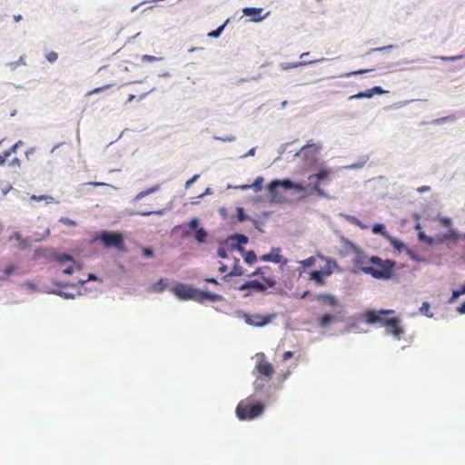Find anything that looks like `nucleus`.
I'll return each instance as SVG.
<instances>
[{
  "label": "nucleus",
  "mask_w": 465,
  "mask_h": 465,
  "mask_svg": "<svg viewBox=\"0 0 465 465\" xmlns=\"http://www.w3.org/2000/svg\"><path fill=\"white\" fill-rule=\"evenodd\" d=\"M394 312V310L391 309H368L363 313V320L369 325L381 323L386 328L385 333L387 335H391L395 340L400 341L403 337L405 331L401 325V321L399 317H388Z\"/></svg>",
  "instance_id": "f257e3e1"
},
{
  "label": "nucleus",
  "mask_w": 465,
  "mask_h": 465,
  "mask_svg": "<svg viewBox=\"0 0 465 465\" xmlns=\"http://www.w3.org/2000/svg\"><path fill=\"white\" fill-rule=\"evenodd\" d=\"M366 263L370 265L363 264L358 268L376 280L390 281L396 276L397 262L392 259H381L377 255L367 256Z\"/></svg>",
  "instance_id": "f03ea898"
},
{
  "label": "nucleus",
  "mask_w": 465,
  "mask_h": 465,
  "mask_svg": "<svg viewBox=\"0 0 465 465\" xmlns=\"http://www.w3.org/2000/svg\"><path fill=\"white\" fill-rule=\"evenodd\" d=\"M92 242H99L104 249H115L121 252H127L125 235L122 231L101 230L93 237Z\"/></svg>",
  "instance_id": "7ed1b4c3"
},
{
  "label": "nucleus",
  "mask_w": 465,
  "mask_h": 465,
  "mask_svg": "<svg viewBox=\"0 0 465 465\" xmlns=\"http://www.w3.org/2000/svg\"><path fill=\"white\" fill-rule=\"evenodd\" d=\"M265 411V404L251 395L241 401L235 409L236 417L240 420H252L261 417Z\"/></svg>",
  "instance_id": "20e7f679"
},
{
  "label": "nucleus",
  "mask_w": 465,
  "mask_h": 465,
  "mask_svg": "<svg viewBox=\"0 0 465 465\" xmlns=\"http://www.w3.org/2000/svg\"><path fill=\"white\" fill-rule=\"evenodd\" d=\"M276 284L274 278H263V281L253 279L245 281L238 286L239 291L244 292L243 297H250L253 291L258 292H265L267 289Z\"/></svg>",
  "instance_id": "39448f33"
},
{
  "label": "nucleus",
  "mask_w": 465,
  "mask_h": 465,
  "mask_svg": "<svg viewBox=\"0 0 465 465\" xmlns=\"http://www.w3.org/2000/svg\"><path fill=\"white\" fill-rule=\"evenodd\" d=\"M283 178H274L265 185V191L267 193L268 201L270 203H288V199L280 192L281 189L285 191V186L283 185Z\"/></svg>",
  "instance_id": "423d86ee"
},
{
  "label": "nucleus",
  "mask_w": 465,
  "mask_h": 465,
  "mask_svg": "<svg viewBox=\"0 0 465 465\" xmlns=\"http://www.w3.org/2000/svg\"><path fill=\"white\" fill-rule=\"evenodd\" d=\"M200 288L193 285L177 283L172 288L173 295L181 301L192 300L198 302Z\"/></svg>",
  "instance_id": "0eeeda50"
},
{
  "label": "nucleus",
  "mask_w": 465,
  "mask_h": 465,
  "mask_svg": "<svg viewBox=\"0 0 465 465\" xmlns=\"http://www.w3.org/2000/svg\"><path fill=\"white\" fill-rule=\"evenodd\" d=\"M340 242L349 252H353L355 254L354 264L356 267H360L363 264H366V252L361 247H359L354 242L345 237H341Z\"/></svg>",
  "instance_id": "6e6552de"
},
{
  "label": "nucleus",
  "mask_w": 465,
  "mask_h": 465,
  "mask_svg": "<svg viewBox=\"0 0 465 465\" xmlns=\"http://www.w3.org/2000/svg\"><path fill=\"white\" fill-rule=\"evenodd\" d=\"M239 314L241 317L244 320V322L252 327L256 328H262L266 325H268L272 320L273 319L274 315L265 314H248L243 312H240Z\"/></svg>",
  "instance_id": "1a4fd4ad"
},
{
  "label": "nucleus",
  "mask_w": 465,
  "mask_h": 465,
  "mask_svg": "<svg viewBox=\"0 0 465 465\" xmlns=\"http://www.w3.org/2000/svg\"><path fill=\"white\" fill-rule=\"evenodd\" d=\"M199 228H201L200 219L194 216L192 217L187 223L175 226L173 230L184 229L182 232V238L185 239L192 237Z\"/></svg>",
  "instance_id": "9d476101"
},
{
  "label": "nucleus",
  "mask_w": 465,
  "mask_h": 465,
  "mask_svg": "<svg viewBox=\"0 0 465 465\" xmlns=\"http://www.w3.org/2000/svg\"><path fill=\"white\" fill-rule=\"evenodd\" d=\"M256 357L262 358L256 361V371L259 372L261 377L271 379L274 373V368L272 364L262 360L264 358V353L262 352L257 353Z\"/></svg>",
  "instance_id": "9b49d317"
},
{
  "label": "nucleus",
  "mask_w": 465,
  "mask_h": 465,
  "mask_svg": "<svg viewBox=\"0 0 465 465\" xmlns=\"http://www.w3.org/2000/svg\"><path fill=\"white\" fill-rule=\"evenodd\" d=\"M331 173V171L330 169L320 168L319 170H317V172L308 176V180L310 182L309 186H312L313 184H316V186H320L321 184L330 180Z\"/></svg>",
  "instance_id": "f8f14e48"
},
{
  "label": "nucleus",
  "mask_w": 465,
  "mask_h": 465,
  "mask_svg": "<svg viewBox=\"0 0 465 465\" xmlns=\"http://www.w3.org/2000/svg\"><path fill=\"white\" fill-rule=\"evenodd\" d=\"M249 242V238L242 233H232L227 237L224 243L229 244L232 250H245L243 246L247 244Z\"/></svg>",
  "instance_id": "ddd939ff"
},
{
  "label": "nucleus",
  "mask_w": 465,
  "mask_h": 465,
  "mask_svg": "<svg viewBox=\"0 0 465 465\" xmlns=\"http://www.w3.org/2000/svg\"><path fill=\"white\" fill-rule=\"evenodd\" d=\"M242 11L243 15L247 16V17H250V21L252 22V23H260V22H262L270 14L269 12H267L266 14L262 15V13L263 9L261 8V7H250V6H247V7H243L242 9Z\"/></svg>",
  "instance_id": "4468645a"
},
{
  "label": "nucleus",
  "mask_w": 465,
  "mask_h": 465,
  "mask_svg": "<svg viewBox=\"0 0 465 465\" xmlns=\"http://www.w3.org/2000/svg\"><path fill=\"white\" fill-rule=\"evenodd\" d=\"M224 300L223 296L219 294V293H215V292H213L211 291H209L207 288L205 289H201L200 288V292H199V300H198V302L199 303H204V302H223Z\"/></svg>",
  "instance_id": "2eb2a0df"
},
{
  "label": "nucleus",
  "mask_w": 465,
  "mask_h": 465,
  "mask_svg": "<svg viewBox=\"0 0 465 465\" xmlns=\"http://www.w3.org/2000/svg\"><path fill=\"white\" fill-rule=\"evenodd\" d=\"M459 241H460V235L457 229L450 227L447 231L444 232V244L449 249H452L454 246H456Z\"/></svg>",
  "instance_id": "dca6fc26"
},
{
  "label": "nucleus",
  "mask_w": 465,
  "mask_h": 465,
  "mask_svg": "<svg viewBox=\"0 0 465 465\" xmlns=\"http://www.w3.org/2000/svg\"><path fill=\"white\" fill-rule=\"evenodd\" d=\"M281 249L278 247H272L271 249V252L268 253H265L260 257V260L262 262H269L273 263H286L287 261L283 259V257L279 254Z\"/></svg>",
  "instance_id": "f3484780"
},
{
  "label": "nucleus",
  "mask_w": 465,
  "mask_h": 465,
  "mask_svg": "<svg viewBox=\"0 0 465 465\" xmlns=\"http://www.w3.org/2000/svg\"><path fill=\"white\" fill-rule=\"evenodd\" d=\"M283 185L285 186L286 192L294 191L296 193H306V191L310 189L309 183L306 184L302 182L298 183L289 177L283 178Z\"/></svg>",
  "instance_id": "a211bd4d"
},
{
  "label": "nucleus",
  "mask_w": 465,
  "mask_h": 465,
  "mask_svg": "<svg viewBox=\"0 0 465 465\" xmlns=\"http://www.w3.org/2000/svg\"><path fill=\"white\" fill-rule=\"evenodd\" d=\"M272 385L269 384L263 391L257 394L258 401H262L265 405L272 404L277 401L276 394L272 391Z\"/></svg>",
  "instance_id": "6ab92c4d"
},
{
  "label": "nucleus",
  "mask_w": 465,
  "mask_h": 465,
  "mask_svg": "<svg viewBox=\"0 0 465 465\" xmlns=\"http://www.w3.org/2000/svg\"><path fill=\"white\" fill-rule=\"evenodd\" d=\"M317 256L326 262L325 265L319 270L322 272L325 276H330L332 274L334 268L338 267L337 262L331 258H326L320 253H318Z\"/></svg>",
  "instance_id": "aec40b11"
},
{
  "label": "nucleus",
  "mask_w": 465,
  "mask_h": 465,
  "mask_svg": "<svg viewBox=\"0 0 465 465\" xmlns=\"http://www.w3.org/2000/svg\"><path fill=\"white\" fill-rule=\"evenodd\" d=\"M326 58H320V59H315V60H311V61H300V62H293V63H281L280 64V67L282 70H290V69H293V68H297L299 66H303V65H307V64H316V63H320V62H323L325 61Z\"/></svg>",
  "instance_id": "412c9836"
},
{
  "label": "nucleus",
  "mask_w": 465,
  "mask_h": 465,
  "mask_svg": "<svg viewBox=\"0 0 465 465\" xmlns=\"http://www.w3.org/2000/svg\"><path fill=\"white\" fill-rule=\"evenodd\" d=\"M243 274H244V269L240 265V259L235 257L234 264H233L232 270L230 271V272L223 275L222 280H223L224 282H228L232 277L241 276Z\"/></svg>",
  "instance_id": "4be33fe9"
},
{
  "label": "nucleus",
  "mask_w": 465,
  "mask_h": 465,
  "mask_svg": "<svg viewBox=\"0 0 465 465\" xmlns=\"http://www.w3.org/2000/svg\"><path fill=\"white\" fill-rule=\"evenodd\" d=\"M318 325L322 329H325L336 322V316L331 312H325L317 319Z\"/></svg>",
  "instance_id": "5701e85b"
},
{
  "label": "nucleus",
  "mask_w": 465,
  "mask_h": 465,
  "mask_svg": "<svg viewBox=\"0 0 465 465\" xmlns=\"http://www.w3.org/2000/svg\"><path fill=\"white\" fill-rule=\"evenodd\" d=\"M315 299L318 302H323L331 308H333L335 305H338V302H340L338 298L331 293H319L315 296Z\"/></svg>",
  "instance_id": "b1692460"
},
{
  "label": "nucleus",
  "mask_w": 465,
  "mask_h": 465,
  "mask_svg": "<svg viewBox=\"0 0 465 465\" xmlns=\"http://www.w3.org/2000/svg\"><path fill=\"white\" fill-rule=\"evenodd\" d=\"M386 241L391 244V246L397 252H402L405 251L407 248V245L403 241H401L400 238L396 236H392L391 234L389 235V237L386 239Z\"/></svg>",
  "instance_id": "393cba45"
},
{
  "label": "nucleus",
  "mask_w": 465,
  "mask_h": 465,
  "mask_svg": "<svg viewBox=\"0 0 465 465\" xmlns=\"http://www.w3.org/2000/svg\"><path fill=\"white\" fill-rule=\"evenodd\" d=\"M51 260L55 261L61 264L74 261L73 255L68 254V253H62V252H59L56 251H54L53 252H51Z\"/></svg>",
  "instance_id": "a878e982"
},
{
  "label": "nucleus",
  "mask_w": 465,
  "mask_h": 465,
  "mask_svg": "<svg viewBox=\"0 0 465 465\" xmlns=\"http://www.w3.org/2000/svg\"><path fill=\"white\" fill-rule=\"evenodd\" d=\"M250 220H252V217L246 214L244 208L242 206H237L235 209V216L232 218V223H237Z\"/></svg>",
  "instance_id": "bb28decb"
},
{
  "label": "nucleus",
  "mask_w": 465,
  "mask_h": 465,
  "mask_svg": "<svg viewBox=\"0 0 465 465\" xmlns=\"http://www.w3.org/2000/svg\"><path fill=\"white\" fill-rule=\"evenodd\" d=\"M326 276L320 270H312L309 272V279L314 282L318 286H323L325 284Z\"/></svg>",
  "instance_id": "cd10ccee"
},
{
  "label": "nucleus",
  "mask_w": 465,
  "mask_h": 465,
  "mask_svg": "<svg viewBox=\"0 0 465 465\" xmlns=\"http://www.w3.org/2000/svg\"><path fill=\"white\" fill-rule=\"evenodd\" d=\"M371 232L373 234H376V235H381L382 236L385 240L389 237V235L391 234L387 230H386V225L385 223H375L372 224L371 226Z\"/></svg>",
  "instance_id": "c85d7f7f"
},
{
  "label": "nucleus",
  "mask_w": 465,
  "mask_h": 465,
  "mask_svg": "<svg viewBox=\"0 0 465 465\" xmlns=\"http://www.w3.org/2000/svg\"><path fill=\"white\" fill-rule=\"evenodd\" d=\"M193 239L200 244L207 243V240L209 237L208 232L201 226L196 232L193 234Z\"/></svg>",
  "instance_id": "c756f323"
},
{
  "label": "nucleus",
  "mask_w": 465,
  "mask_h": 465,
  "mask_svg": "<svg viewBox=\"0 0 465 465\" xmlns=\"http://www.w3.org/2000/svg\"><path fill=\"white\" fill-rule=\"evenodd\" d=\"M243 261L248 265H252L257 262V255L253 251L239 250Z\"/></svg>",
  "instance_id": "7c9ffc66"
},
{
  "label": "nucleus",
  "mask_w": 465,
  "mask_h": 465,
  "mask_svg": "<svg viewBox=\"0 0 465 465\" xmlns=\"http://www.w3.org/2000/svg\"><path fill=\"white\" fill-rule=\"evenodd\" d=\"M269 380V378H264L261 376L255 380V381L253 382V389L256 395L266 389V387L269 385L267 384Z\"/></svg>",
  "instance_id": "2f4dec72"
},
{
  "label": "nucleus",
  "mask_w": 465,
  "mask_h": 465,
  "mask_svg": "<svg viewBox=\"0 0 465 465\" xmlns=\"http://www.w3.org/2000/svg\"><path fill=\"white\" fill-rule=\"evenodd\" d=\"M167 282L165 279L161 278L149 287V291L156 293L163 292L167 288Z\"/></svg>",
  "instance_id": "473e14b6"
},
{
  "label": "nucleus",
  "mask_w": 465,
  "mask_h": 465,
  "mask_svg": "<svg viewBox=\"0 0 465 465\" xmlns=\"http://www.w3.org/2000/svg\"><path fill=\"white\" fill-rule=\"evenodd\" d=\"M465 294V282L458 289H454L451 292L450 297L448 299L449 304H453L457 302V300L460 298V296Z\"/></svg>",
  "instance_id": "72a5a7b5"
},
{
  "label": "nucleus",
  "mask_w": 465,
  "mask_h": 465,
  "mask_svg": "<svg viewBox=\"0 0 465 465\" xmlns=\"http://www.w3.org/2000/svg\"><path fill=\"white\" fill-rule=\"evenodd\" d=\"M373 97V94L370 89H366L363 91H360L357 94L351 95L349 100H356V99H371Z\"/></svg>",
  "instance_id": "f704fd0d"
},
{
  "label": "nucleus",
  "mask_w": 465,
  "mask_h": 465,
  "mask_svg": "<svg viewBox=\"0 0 465 465\" xmlns=\"http://www.w3.org/2000/svg\"><path fill=\"white\" fill-rule=\"evenodd\" d=\"M406 253L410 257V259L415 262H429V260L422 258L419 253H417L415 251L411 249H406Z\"/></svg>",
  "instance_id": "c9c22d12"
},
{
  "label": "nucleus",
  "mask_w": 465,
  "mask_h": 465,
  "mask_svg": "<svg viewBox=\"0 0 465 465\" xmlns=\"http://www.w3.org/2000/svg\"><path fill=\"white\" fill-rule=\"evenodd\" d=\"M228 22H229V19H227L223 25H219L214 30L210 31L207 34V37H209V38H218V37H220L221 35L223 34V32L224 31V28H225V26H226Z\"/></svg>",
  "instance_id": "e433bc0d"
},
{
  "label": "nucleus",
  "mask_w": 465,
  "mask_h": 465,
  "mask_svg": "<svg viewBox=\"0 0 465 465\" xmlns=\"http://www.w3.org/2000/svg\"><path fill=\"white\" fill-rule=\"evenodd\" d=\"M82 269H83V265L74 260V262H72V264H70L68 267H66V268L63 271V272H64L65 275H71V274H73L75 271H82Z\"/></svg>",
  "instance_id": "4c0bfd02"
},
{
  "label": "nucleus",
  "mask_w": 465,
  "mask_h": 465,
  "mask_svg": "<svg viewBox=\"0 0 465 465\" xmlns=\"http://www.w3.org/2000/svg\"><path fill=\"white\" fill-rule=\"evenodd\" d=\"M268 270V266L258 267L249 274V277L259 276L261 277V281H263V278H270L269 276L265 275Z\"/></svg>",
  "instance_id": "58836bf2"
},
{
  "label": "nucleus",
  "mask_w": 465,
  "mask_h": 465,
  "mask_svg": "<svg viewBox=\"0 0 465 465\" xmlns=\"http://www.w3.org/2000/svg\"><path fill=\"white\" fill-rule=\"evenodd\" d=\"M53 250H48L46 248H37L35 251L34 259H38L40 257H46L51 260V252Z\"/></svg>",
  "instance_id": "ea45409f"
},
{
  "label": "nucleus",
  "mask_w": 465,
  "mask_h": 465,
  "mask_svg": "<svg viewBox=\"0 0 465 465\" xmlns=\"http://www.w3.org/2000/svg\"><path fill=\"white\" fill-rule=\"evenodd\" d=\"M310 193H315L322 198L331 199V197L324 190H322L320 186H316V184L310 186Z\"/></svg>",
  "instance_id": "a19ab883"
},
{
  "label": "nucleus",
  "mask_w": 465,
  "mask_h": 465,
  "mask_svg": "<svg viewBox=\"0 0 465 465\" xmlns=\"http://www.w3.org/2000/svg\"><path fill=\"white\" fill-rule=\"evenodd\" d=\"M263 182H264V179L262 175L257 176L254 179L253 183H251L252 190H253V192H255V193L262 191V186H263Z\"/></svg>",
  "instance_id": "79ce46f5"
},
{
  "label": "nucleus",
  "mask_w": 465,
  "mask_h": 465,
  "mask_svg": "<svg viewBox=\"0 0 465 465\" xmlns=\"http://www.w3.org/2000/svg\"><path fill=\"white\" fill-rule=\"evenodd\" d=\"M333 315L336 316V321L338 318L343 317L346 315L347 311L345 310L344 306L339 302L338 305H335L333 308Z\"/></svg>",
  "instance_id": "37998d69"
},
{
  "label": "nucleus",
  "mask_w": 465,
  "mask_h": 465,
  "mask_svg": "<svg viewBox=\"0 0 465 465\" xmlns=\"http://www.w3.org/2000/svg\"><path fill=\"white\" fill-rule=\"evenodd\" d=\"M50 293H54L57 296H60L65 300H73L75 298V294L69 292H64L62 290H52L49 292Z\"/></svg>",
  "instance_id": "c03bdc74"
},
{
  "label": "nucleus",
  "mask_w": 465,
  "mask_h": 465,
  "mask_svg": "<svg viewBox=\"0 0 465 465\" xmlns=\"http://www.w3.org/2000/svg\"><path fill=\"white\" fill-rule=\"evenodd\" d=\"M140 251L143 258L151 259L154 257V250L151 246H140Z\"/></svg>",
  "instance_id": "a18cd8bd"
},
{
  "label": "nucleus",
  "mask_w": 465,
  "mask_h": 465,
  "mask_svg": "<svg viewBox=\"0 0 465 465\" xmlns=\"http://www.w3.org/2000/svg\"><path fill=\"white\" fill-rule=\"evenodd\" d=\"M17 270V266L15 264H8L4 270H3V275L0 276V280H5L10 275H12L15 271Z\"/></svg>",
  "instance_id": "49530a36"
},
{
  "label": "nucleus",
  "mask_w": 465,
  "mask_h": 465,
  "mask_svg": "<svg viewBox=\"0 0 465 465\" xmlns=\"http://www.w3.org/2000/svg\"><path fill=\"white\" fill-rule=\"evenodd\" d=\"M430 304L429 302H423L421 303V306L420 308V312L426 316L427 318H432L433 317V313H430Z\"/></svg>",
  "instance_id": "de8ad7c7"
},
{
  "label": "nucleus",
  "mask_w": 465,
  "mask_h": 465,
  "mask_svg": "<svg viewBox=\"0 0 465 465\" xmlns=\"http://www.w3.org/2000/svg\"><path fill=\"white\" fill-rule=\"evenodd\" d=\"M299 263L303 268H310L312 267L316 263V257L315 256H310L304 260H302L299 262Z\"/></svg>",
  "instance_id": "09e8293b"
},
{
  "label": "nucleus",
  "mask_w": 465,
  "mask_h": 465,
  "mask_svg": "<svg viewBox=\"0 0 465 465\" xmlns=\"http://www.w3.org/2000/svg\"><path fill=\"white\" fill-rule=\"evenodd\" d=\"M310 147H314L315 153H318L322 146L320 144H316V143H312V141H309L294 155L298 156L302 151H304Z\"/></svg>",
  "instance_id": "8fccbe9b"
},
{
  "label": "nucleus",
  "mask_w": 465,
  "mask_h": 465,
  "mask_svg": "<svg viewBox=\"0 0 465 465\" xmlns=\"http://www.w3.org/2000/svg\"><path fill=\"white\" fill-rule=\"evenodd\" d=\"M438 221L440 222V225L447 227L448 229L451 227L453 223L452 219L449 216L439 215Z\"/></svg>",
  "instance_id": "3c124183"
},
{
  "label": "nucleus",
  "mask_w": 465,
  "mask_h": 465,
  "mask_svg": "<svg viewBox=\"0 0 465 465\" xmlns=\"http://www.w3.org/2000/svg\"><path fill=\"white\" fill-rule=\"evenodd\" d=\"M372 71H374L373 68L359 69V70H356V71H351V72H349V73H345L341 76L342 77H351V76H354V75H358V74H363L365 73H369V72H372Z\"/></svg>",
  "instance_id": "603ef678"
},
{
  "label": "nucleus",
  "mask_w": 465,
  "mask_h": 465,
  "mask_svg": "<svg viewBox=\"0 0 465 465\" xmlns=\"http://www.w3.org/2000/svg\"><path fill=\"white\" fill-rule=\"evenodd\" d=\"M25 56L21 55L19 59L15 62L8 63L7 65L10 67L11 71L15 70V68L19 65H25Z\"/></svg>",
  "instance_id": "864d4df0"
},
{
  "label": "nucleus",
  "mask_w": 465,
  "mask_h": 465,
  "mask_svg": "<svg viewBox=\"0 0 465 465\" xmlns=\"http://www.w3.org/2000/svg\"><path fill=\"white\" fill-rule=\"evenodd\" d=\"M30 200L36 201V202L45 201L46 203H53L54 199L53 196H49V195H35L34 194L30 197Z\"/></svg>",
  "instance_id": "5fc2aeb1"
},
{
  "label": "nucleus",
  "mask_w": 465,
  "mask_h": 465,
  "mask_svg": "<svg viewBox=\"0 0 465 465\" xmlns=\"http://www.w3.org/2000/svg\"><path fill=\"white\" fill-rule=\"evenodd\" d=\"M111 86H113L112 84H104V85H102V86H99V87H96V88H94L93 90L89 91L86 95H91V94H100L107 89H109Z\"/></svg>",
  "instance_id": "6e6d98bb"
},
{
  "label": "nucleus",
  "mask_w": 465,
  "mask_h": 465,
  "mask_svg": "<svg viewBox=\"0 0 465 465\" xmlns=\"http://www.w3.org/2000/svg\"><path fill=\"white\" fill-rule=\"evenodd\" d=\"M462 55H454V56H432L431 59H439L446 62H454L462 59Z\"/></svg>",
  "instance_id": "4d7b16f0"
},
{
  "label": "nucleus",
  "mask_w": 465,
  "mask_h": 465,
  "mask_svg": "<svg viewBox=\"0 0 465 465\" xmlns=\"http://www.w3.org/2000/svg\"><path fill=\"white\" fill-rule=\"evenodd\" d=\"M22 144H23V141L19 140L18 142L14 143L10 148L4 151L5 153V155H7L9 157L12 153H16L18 147Z\"/></svg>",
  "instance_id": "13d9d810"
},
{
  "label": "nucleus",
  "mask_w": 465,
  "mask_h": 465,
  "mask_svg": "<svg viewBox=\"0 0 465 465\" xmlns=\"http://www.w3.org/2000/svg\"><path fill=\"white\" fill-rule=\"evenodd\" d=\"M372 94H373V96L374 95H382V94H388L389 91L387 90H384L381 86L380 85H375L373 87L371 88Z\"/></svg>",
  "instance_id": "bf43d9fd"
},
{
  "label": "nucleus",
  "mask_w": 465,
  "mask_h": 465,
  "mask_svg": "<svg viewBox=\"0 0 465 465\" xmlns=\"http://www.w3.org/2000/svg\"><path fill=\"white\" fill-rule=\"evenodd\" d=\"M339 215L343 217L347 222H349L354 225H356V223L358 222V218L354 215H351V214H347V213H341Z\"/></svg>",
  "instance_id": "052dcab7"
},
{
  "label": "nucleus",
  "mask_w": 465,
  "mask_h": 465,
  "mask_svg": "<svg viewBox=\"0 0 465 465\" xmlns=\"http://www.w3.org/2000/svg\"><path fill=\"white\" fill-rule=\"evenodd\" d=\"M434 243L436 244H444V232H439L435 236H433Z\"/></svg>",
  "instance_id": "680f3d73"
},
{
  "label": "nucleus",
  "mask_w": 465,
  "mask_h": 465,
  "mask_svg": "<svg viewBox=\"0 0 465 465\" xmlns=\"http://www.w3.org/2000/svg\"><path fill=\"white\" fill-rule=\"evenodd\" d=\"M292 143H282L277 152H278V157L275 159V161H277L278 159L281 158V156L286 152L287 150V147L291 144Z\"/></svg>",
  "instance_id": "e2e57ef3"
},
{
  "label": "nucleus",
  "mask_w": 465,
  "mask_h": 465,
  "mask_svg": "<svg viewBox=\"0 0 465 465\" xmlns=\"http://www.w3.org/2000/svg\"><path fill=\"white\" fill-rule=\"evenodd\" d=\"M251 222H252L253 225H254V228L260 232H263V230H262V226L264 225V222L262 221H259V220H256V219H252L250 220Z\"/></svg>",
  "instance_id": "0e129e2a"
},
{
  "label": "nucleus",
  "mask_w": 465,
  "mask_h": 465,
  "mask_svg": "<svg viewBox=\"0 0 465 465\" xmlns=\"http://www.w3.org/2000/svg\"><path fill=\"white\" fill-rule=\"evenodd\" d=\"M213 139L222 142H234L236 140V137L234 135L213 136Z\"/></svg>",
  "instance_id": "69168bd1"
},
{
  "label": "nucleus",
  "mask_w": 465,
  "mask_h": 465,
  "mask_svg": "<svg viewBox=\"0 0 465 465\" xmlns=\"http://www.w3.org/2000/svg\"><path fill=\"white\" fill-rule=\"evenodd\" d=\"M200 177V174H194L185 182V189L190 188Z\"/></svg>",
  "instance_id": "338daca9"
},
{
  "label": "nucleus",
  "mask_w": 465,
  "mask_h": 465,
  "mask_svg": "<svg viewBox=\"0 0 465 465\" xmlns=\"http://www.w3.org/2000/svg\"><path fill=\"white\" fill-rule=\"evenodd\" d=\"M59 222L65 225H68V226H75L76 225V222L74 220H72L67 217H61L59 219Z\"/></svg>",
  "instance_id": "774afa93"
}]
</instances>
